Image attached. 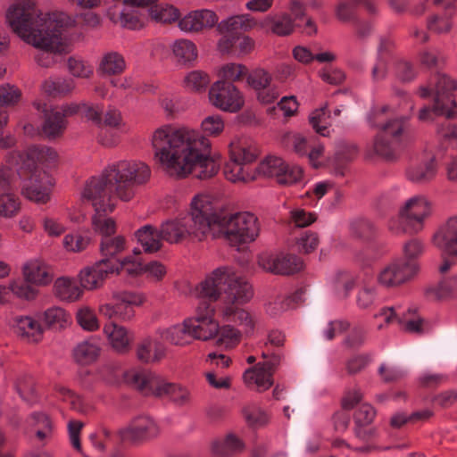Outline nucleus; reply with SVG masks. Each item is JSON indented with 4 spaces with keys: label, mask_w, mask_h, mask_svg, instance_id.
<instances>
[{
    "label": "nucleus",
    "mask_w": 457,
    "mask_h": 457,
    "mask_svg": "<svg viewBox=\"0 0 457 457\" xmlns=\"http://www.w3.org/2000/svg\"><path fill=\"white\" fill-rule=\"evenodd\" d=\"M432 243L444 256L457 261V215L448 218L437 228Z\"/></svg>",
    "instance_id": "6ab92c4d"
},
{
    "label": "nucleus",
    "mask_w": 457,
    "mask_h": 457,
    "mask_svg": "<svg viewBox=\"0 0 457 457\" xmlns=\"http://www.w3.org/2000/svg\"><path fill=\"white\" fill-rule=\"evenodd\" d=\"M389 110L388 106L375 108L370 115V124L380 128L381 131L366 151L369 159L378 157L387 162L395 161L415 140V133L405 118L400 117L382 122V115Z\"/></svg>",
    "instance_id": "20e7f679"
},
{
    "label": "nucleus",
    "mask_w": 457,
    "mask_h": 457,
    "mask_svg": "<svg viewBox=\"0 0 457 457\" xmlns=\"http://www.w3.org/2000/svg\"><path fill=\"white\" fill-rule=\"evenodd\" d=\"M145 300V295L141 292L115 289L112 291L109 302L99 304L98 312L110 321L129 322L136 317L135 309L142 306Z\"/></svg>",
    "instance_id": "f8f14e48"
},
{
    "label": "nucleus",
    "mask_w": 457,
    "mask_h": 457,
    "mask_svg": "<svg viewBox=\"0 0 457 457\" xmlns=\"http://www.w3.org/2000/svg\"><path fill=\"white\" fill-rule=\"evenodd\" d=\"M41 320L47 328H64L71 323V316L65 309L52 306L42 313Z\"/></svg>",
    "instance_id": "58836bf2"
},
{
    "label": "nucleus",
    "mask_w": 457,
    "mask_h": 457,
    "mask_svg": "<svg viewBox=\"0 0 457 457\" xmlns=\"http://www.w3.org/2000/svg\"><path fill=\"white\" fill-rule=\"evenodd\" d=\"M200 129L162 125L153 132L154 159L162 172L175 179L193 175L199 179L218 173L220 163L211 154L212 143L207 137L223 133L224 119L220 114L208 115L202 120Z\"/></svg>",
    "instance_id": "f257e3e1"
},
{
    "label": "nucleus",
    "mask_w": 457,
    "mask_h": 457,
    "mask_svg": "<svg viewBox=\"0 0 457 457\" xmlns=\"http://www.w3.org/2000/svg\"><path fill=\"white\" fill-rule=\"evenodd\" d=\"M218 80L233 83L241 80L248 74V69L245 65L238 62H226L215 70Z\"/></svg>",
    "instance_id": "79ce46f5"
},
{
    "label": "nucleus",
    "mask_w": 457,
    "mask_h": 457,
    "mask_svg": "<svg viewBox=\"0 0 457 457\" xmlns=\"http://www.w3.org/2000/svg\"><path fill=\"white\" fill-rule=\"evenodd\" d=\"M317 220L316 213L308 212L301 207H295L289 211L288 220L296 228H305Z\"/></svg>",
    "instance_id": "e2e57ef3"
},
{
    "label": "nucleus",
    "mask_w": 457,
    "mask_h": 457,
    "mask_svg": "<svg viewBox=\"0 0 457 457\" xmlns=\"http://www.w3.org/2000/svg\"><path fill=\"white\" fill-rule=\"evenodd\" d=\"M158 333L162 340L176 346H187L193 341L187 319L181 323L161 328Z\"/></svg>",
    "instance_id": "c756f323"
},
{
    "label": "nucleus",
    "mask_w": 457,
    "mask_h": 457,
    "mask_svg": "<svg viewBox=\"0 0 457 457\" xmlns=\"http://www.w3.org/2000/svg\"><path fill=\"white\" fill-rule=\"evenodd\" d=\"M199 302L212 304L220 300V305L228 301H249L253 297L252 286L234 268L220 266L206 275L192 292Z\"/></svg>",
    "instance_id": "39448f33"
},
{
    "label": "nucleus",
    "mask_w": 457,
    "mask_h": 457,
    "mask_svg": "<svg viewBox=\"0 0 457 457\" xmlns=\"http://www.w3.org/2000/svg\"><path fill=\"white\" fill-rule=\"evenodd\" d=\"M432 204L427 196L416 195L408 198L399 208L398 217L388 222L389 230L395 235H402L408 230L420 232L426 220L432 214Z\"/></svg>",
    "instance_id": "1a4fd4ad"
},
{
    "label": "nucleus",
    "mask_w": 457,
    "mask_h": 457,
    "mask_svg": "<svg viewBox=\"0 0 457 457\" xmlns=\"http://www.w3.org/2000/svg\"><path fill=\"white\" fill-rule=\"evenodd\" d=\"M424 252V244L418 238H412L404 243L403 253V262H416L415 260L422 255Z\"/></svg>",
    "instance_id": "774afa93"
},
{
    "label": "nucleus",
    "mask_w": 457,
    "mask_h": 457,
    "mask_svg": "<svg viewBox=\"0 0 457 457\" xmlns=\"http://www.w3.org/2000/svg\"><path fill=\"white\" fill-rule=\"evenodd\" d=\"M209 84V74L201 70L191 71L183 79V87L190 92H204Z\"/></svg>",
    "instance_id": "de8ad7c7"
},
{
    "label": "nucleus",
    "mask_w": 457,
    "mask_h": 457,
    "mask_svg": "<svg viewBox=\"0 0 457 457\" xmlns=\"http://www.w3.org/2000/svg\"><path fill=\"white\" fill-rule=\"evenodd\" d=\"M320 244L317 233L313 231H304L295 240V247L301 253H309L315 251Z\"/></svg>",
    "instance_id": "052dcab7"
},
{
    "label": "nucleus",
    "mask_w": 457,
    "mask_h": 457,
    "mask_svg": "<svg viewBox=\"0 0 457 457\" xmlns=\"http://www.w3.org/2000/svg\"><path fill=\"white\" fill-rule=\"evenodd\" d=\"M208 98L212 106L230 113L239 112L245 104V97L239 88L223 80H217L211 85Z\"/></svg>",
    "instance_id": "2eb2a0df"
},
{
    "label": "nucleus",
    "mask_w": 457,
    "mask_h": 457,
    "mask_svg": "<svg viewBox=\"0 0 457 457\" xmlns=\"http://www.w3.org/2000/svg\"><path fill=\"white\" fill-rule=\"evenodd\" d=\"M7 25L24 42L41 50L36 56L42 67H50L56 54L71 51L67 29L76 24L75 17L63 12L44 13L35 0H13L5 13Z\"/></svg>",
    "instance_id": "f03ea898"
},
{
    "label": "nucleus",
    "mask_w": 457,
    "mask_h": 457,
    "mask_svg": "<svg viewBox=\"0 0 457 457\" xmlns=\"http://www.w3.org/2000/svg\"><path fill=\"white\" fill-rule=\"evenodd\" d=\"M165 347L157 340L147 337L137 345V358L143 363L159 362L165 356Z\"/></svg>",
    "instance_id": "cd10ccee"
},
{
    "label": "nucleus",
    "mask_w": 457,
    "mask_h": 457,
    "mask_svg": "<svg viewBox=\"0 0 457 457\" xmlns=\"http://www.w3.org/2000/svg\"><path fill=\"white\" fill-rule=\"evenodd\" d=\"M100 346L97 342L89 338L79 343L74 349V358L81 364H89L94 362L100 353Z\"/></svg>",
    "instance_id": "37998d69"
},
{
    "label": "nucleus",
    "mask_w": 457,
    "mask_h": 457,
    "mask_svg": "<svg viewBox=\"0 0 457 457\" xmlns=\"http://www.w3.org/2000/svg\"><path fill=\"white\" fill-rule=\"evenodd\" d=\"M286 169V162L278 156L270 155L266 157L256 169V178L258 175H262L267 178L275 179L278 182L281 172Z\"/></svg>",
    "instance_id": "a19ab883"
},
{
    "label": "nucleus",
    "mask_w": 457,
    "mask_h": 457,
    "mask_svg": "<svg viewBox=\"0 0 457 457\" xmlns=\"http://www.w3.org/2000/svg\"><path fill=\"white\" fill-rule=\"evenodd\" d=\"M248 301H228L219 305V312L223 320L234 322L237 326L246 318L247 311L240 308L237 304L245 303Z\"/></svg>",
    "instance_id": "49530a36"
},
{
    "label": "nucleus",
    "mask_w": 457,
    "mask_h": 457,
    "mask_svg": "<svg viewBox=\"0 0 457 457\" xmlns=\"http://www.w3.org/2000/svg\"><path fill=\"white\" fill-rule=\"evenodd\" d=\"M147 16L154 21L162 24H170L180 20V12L173 4L155 0L146 7Z\"/></svg>",
    "instance_id": "c85d7f7f"
},
{
    "label": "nucleus",
    "mask_w": 457,
    "mask_h": 457,
    "mask_svg": "<svg viewBox=\"0 0 457 457\" xmlns=\"http://www.w3.org/2000/svg\"><path fill=\"white\" fill-rule=\"evenodd\" d=\"M24 280L33 286L45 287L53 280V274L47 263L39 259L33 258L27 261L22 266Z\"/></svg>",
    "instance_id": "393cba45"
},
{
    "label": "nucleus",
    "mask_w": 457,
    "mask_h": 457,
    "mask_svg": "<svg viewBox=\"0 0 457 457\" xmlns=\"http://www.w3.org/2000/svg\"><path fill=\"white\" fill-rule=\"evenodd\" d=\"M172 53L179 62L191 63L197 58L196 46L188 39L176 40L172 46Z\"/></svg>",
    "instance_id": "a18cd8bd"
},
{
    "label": "nucleus",
    "mask_w": 457,
    "mask_h": 457,
    "mask_svg": "<svg viewBox=\"0 0 457 457\" xmlns=\"http://www.w3.org/2000/svg\"><path fill=\"white\" fill-rule=\"evenodd\" d=\"M68 71L75 78L89 79L94 74L93 65L79 56H71L67 60Z\"/></svg>",
    "instance_id": "603ef678"
},
{
    "label": "nucleus",
    "mask_w": 457,
    "mask_h": 457,
    "mask_svg": "<svg viewBox=\"0 0 457 457\" xmlns=\"http://www.w3.org/2000/svg\"><path fill=\"white\" fill-rule=\"evenodd\" d=\"M150 176V168L145 162L120 161L109 165L99 176L87 180L80 192V199L94 208L93 229L102 238L111 237L116 231L115 220L106 217L116 207L112 192L120 200L129 202L135 195V186L145 183Z\"/></svg>",
    "instance_id": "7ed1b4c3"
},
{
    "label": "nucleus",
    "mask_w": 457,
    "mask_h": 457,
    "mask_svg": "<svg viewBox=\"0 0 457 457\" xmlns=\"http://www.w3.org/2000/svg\"><path fill=\"white\" fill-rule=\"evenodd\" d=\"M58 158L57 153L46 146H31L27 149L24 155H20L21 162L17 172L23 178L21 194L29 200L37 204H46L50 199L52 183L47 179L37 174V170L53 166Z\"/></svg>",
    "instance_id": "0eeeda50"
},
{
    "label": "nucleus",
    "mask_w": 457,
    "mask_h": 457,
    "mask_svg": "<svg viewBox=\"0 0 457 457\" xmlns=\"http://www.w3.org/2000/svg\"><path fill=\"white\" fill-rule=\"evenodd\" d=\"M135 236L145 253H155L162 247L161 228L147 224L139 228Z\"/></svg>",
    "instance_id": "f704fd0d"
},
{
    "label": "nucleus",
    "mask_w": 457,
    "mask_h": 457,
    "mask_svg": "<svg viewBox=\"0 0 457 457\" xmlns=\"http://www.w3.org/2000/svg\"><path fill=\"white\" fill-rule=\"evenodd\" d=\"M110 20L114 22H120V25L128 29H140L145 26L146 18L145 15L136 10H126L124 9L116 15L112 12V9L108 11Z\"/></svg>",
    "instance_id": "c9c22d12"
},
{
    "label": "nucleus",
    "mask_w": 457,
    "mask_h": 457,
    "mask_svg": "<svg viewBox=\"0 0 457 457\" xmlns=\"http://www.w3.org/2000/svg\"><path fill=\"white\" fill-rule=\"evenodd\" d=\"M160 433L157 423L149 416L134 418L118 432L123 442H142L157 436Z\"/></svg>",
    "instance_id": "a211bd4d"
},
{
    "label": "nucleus",
    "mask_w": 457,
    "mask_h": 457,
    "mask_svg": "<svg viewBox=\"0 0 457 457\" xmlns=\"http://www.w3.org/2000/svg\"><path fill=\"white\" fill-rule=\"evenodd\" d=\"M431 290L438 299L457 296V275L443 278Z\"/></svg>",
    "instance_id": "680f3d73"
},
{
    "label": "nucleus",
    "mask_w": 457,
    "mask_h": 457,
    "mask_svg": "<svg viewBox=\"0 0 457 457\" xmlns=\"http://www.w3.org/2000/svg\"><path fill=\"white\" fill-rule=\"evenodd\" d=\"M89 237L79 233L67 234L62 240L63 247L66 251L79 253L85 250L89 245Z\"/></svg>",
    "instance_id": "69168bd1"
},
{
    "label": "nucleus",
    "mask_w": 457,
    "mask_h": 457,
    "mask_svg": "<svg viewBox=\"0 0 457 457\" xmlns=\"http://www.w3.org/2000/svg\"><path fill=\"white\" fill-rule=\"evenodd\" d=\"M216 237H224L231 246L237 248L241 244L254 241L260 232L258 219L247 212L223 216Z\"/></svg>",
    "instance_id": "9b49d317"
},
{
    "label": "nucleus",
    "mask_w": 457,
    "mask_h": 457,
    "mask_svg": "<svg viewBox=\"0 0 457 457\" xmlns=\"http://www.w3.org/2000/svg\"><path fill=\"white\" fill-rule=\"evenodd\" d=\"M199 302L212 304L220 300V305L228 301H249L253 297L252 286L234 268L220 266L206 275L192 292Z\"/></svg>",
    "instance_id": "423d86ee"
},
{
    "label": "nucleus",
    "mask_w": 457,
    "mask_h": 457,
    "mask_svg": "<svg viewBox=\"0 0 457 457\" xmlns=\"http://www.w3.org/2000/svg\"><path fill=\"white\" fill-rule=\"evenodd\" d=\"M104 335L110 347L118 353H127L131 348L134 335L126 327L112 320L103 327Z\"/></svg>",
    "instance_id": "4be33fe9"
},
{
    "label": "nucleus",
    "mask_w": 457,
    "mask_h": 457,
    "mask_svg": "<svg viewBox=\"0 0 457 457\" xmlns=\"http://www.w3.org/2000/svg\"><path fill=\"white\" fill-rule=\"evenodd\" d=\"M124 380L146 395L169 396L177 388L176 384L169 383L162 377L145 370H127Z\"/></svg>",
    "instance_id": "4468645a"
},
{
    "label": "nucleus",
    "mask_w": 457,
    "mask_h": 457,
    "mask_svg": "<svg viewBox=\"0 0 457 457\" xmlns=\"http://www.w3.org/2000/svg\"><path fill=\"white\" fill-rule=\"evenodd\" d=\"M312 142L311 137L296 132H288L283 137V144L285 146L299 156L307 155V151Z\"/></svg>",
    "instance_id": "09e8293b"
},
{
    "label": "nucleus",
    "mask_w": 457,
    "mask_h": 457,
    "mask_svg": "<svg viewBox=\"0 0 457 457\" xmlns=\"http://www.w3.org/2000/svg\"><path fill=\"white\" fill-rule=\"evenodd\" d=\"M21 98V91L10 83L0 85V106L12 107L16 105Z\"/></svg>",
    "instance_id": "0e129e2a"
},
{
    "label": "nucleus",
    "mask_w": 457,
    "mask_h": 457,
    "mask_svg": "<svg viewBox=\"0 0 457 457\" xmlns=\"http://www.w3.org/2000/svg\"><path fill=\"white\" fill-rule=\"evenodd\" d=\"M191 229L195 231V238L204 239L208 234L216 237L223 216L217 213L211 195L207 194L195 195L189 206L187 215Z\"/></svg>",
    "instance_id": "9d476101"
},
{
    "label": "nucleus",
    "mask_w": 457,
    "mask_h": 457,
    "mask_svg": "<svg viewBox=\"0 0 457 457\" xmlns=\"http://www.w3.org/2000/svg\"><path fill=\"white\" fill-rule=\"evenodd\" d=\"M10 294L12 293L13 295L21 300L32 301L35 300L38 295V291L33 287L31 284L12 279L8 284Z\"/></svg>",
    "instance_id": "bf43d9fd"
},
{
    "label": "nucleus",
    "mask_w": 457,
    "mask_h": 457,
    "mask_svg": "<svg viewBox=\"0 0 457 457\" xmlns=\"http://www.w3.org/2000/svg\"><path fill=\"white\" fill-rule=\"evenodd\" d=\"M219 16L211 9L194 10L179 21L178 27L186 33H198L217 27Z\"/></svg>",
    "instance_id": "412c9836"
},
{
    "label": "nucleus",
    "mask_w": 457,
    "mask_h": 457,
    "mask_svg": "<svg viewBox=\"0 0 457 457\" xmlns=\"http://www.w3.org/2000/svg\"><path fill=\"white\" fill-rule=\"evenodd\" d=\"M15 387L21 397L29 404L37 402L38 397L36 391V385L29 376H22L16 381Z\"/></svg>",
    "instance_id": "13d9d810"
},
{
    "label": "nucleus",
    "mask_w": 457,
    "mask_h": 457,
    "mask_svg": "<svg viewBox=\"0 0 457 457\" xmlns=\"http://www.w3.org/2000/svg\"><path fill=\"white\" fill-rule=\"evenodd\" d=\"M255 20L248 13L233 15L228 17L217 25V31L220 34H233L239 30L247 31L254 28Z\"/></svg>",
    "instance_id": "473e14b6"
},
{
    "label": "nucleus",
    "mask_w": 457,
    "mask_h": 457,
    "mask_svg": "<svg viewBox=\"0 0 457 457\" xmlns=\"http://www.w3.org/2000/svg\"><path fill=\"white\" fill-rule=\"evenodd\" d=\"M436 172V159L430 156L423 162L411 165L406 171V176L409 180L422 184L432 180Z\"/></svg>",
    "instance_id": "2f4dec72"
},
{
    "label": "nucleus",
    "mask_w": 457,
    "mask_h": 457,
    "mask_svg": "<svg viewBox=\"0 0 457 457\" xmlns=\"http://www.w3.org/2000/svg\"><path fill=\"white\" fill-rule=\"evenodd\" d=\"M229 161L224 168L226 179L233 183H248L256 179V171L250 168L259 154L257 146L243 138L233 139L228 145Z\"/></svg>",
    "instance_id": "6e6552de"
},
{
    "label": "nucleus",
    "mask_w": 457,
    "mask_h": 457,
    "mask_svg": "<svg viewBox=\"0 0 457 457\" xmlns=\"http://www.w3.org/2000/svg\"><path fill=\"white\" fill-rule=\"evenodd\" d=\"M126 241L122 236L113 237H104L100 244L101 256L108 258H116L117 254L122 253L125 249Z\"/></svg>",
    "instance_id": "5fc2aeb1"
},
{
    "label": "nucleus",
    "mask_w": 457,
    "mask_h": 457,
    "mask_svg": "<svg viewBox=\"0 0 457 457\" xmlns=\"http://www.w3.org/2000/svg\"><path fill=\"white\" fill-rule=\"evenodd\" d=\"M272 374L273 366L270 361L259 362L244 372L243 380L247 387L263 392L273 385Z\"/></svg>",
    "instance_id": "5701e85b"
},
{
    "label": "nucleus",
    "mask_w": 457,
    "mask_h": 457,
    "mask_svg": "<svg viewBox=\"0 0 457 457\" xmlns=\"http://www.w3.org/2000/svg\"><path fill=\"white\" fill-rule=\"evenodd\" d=\"M245 444L233 434L227 435L223 439L216 440L212 445V453L219 457H229L241 453Z\"/></svg>",
    "instance_id": "4c0bfd02"
},
{
    "label": "nucleus",
    "mask_w": 457,
    "mask_h": 457,
    "mask_svg": "<svg viewBox=\"0 0 457 457\" xmlns=\"http://www.w3.org/2000/svg\"><path fill=\"white\" fill-rule=\"evenodd\" d=\"M54 292L61 301L68 303L79 301L83 295L81 286H79L74 278L69 277L58 278L54 284Z\"/></svg>",
    "instance_id": "7c9ffc66"
},
{
    "label": "nucleus",
    "mask_w": 457,
    "mask_h": 457,
    "mask_svg": "<svg viewBox=\"0 0 457 457\" xmlns=\"http://www.w3.org/2000/svg\"><path fill=\"white\" fill-rule=\"evenodd\" d=\"M419 270L417 262H403L395 260L384 268L377 275V282L386 288L397 287L411 280Z\"/></svg>",
    "instance_id": "f3484780"
},
{
    "label": "nucleus",
    "mask_w": 457,
    "mask_h": 457,
    "mask_svg": "<svg viewBox=\"0 0 457 457\" xmlns=\"http://www.w3.org/2000/svg\"><path fill=\"white\" fill-rule=\"evenodd\" d=\"M13 331L31 342H38L43 336L42 325L31 316L17 315L10 320Z\"/></svg>",
    "instance_id": "bb28decb"
},
{
    "label": "nucleus",
    "mask_w": 457,
    "mask_h": 457,
    "mask_svg": "<svg viewBox=\"0 0 457 457\" xmlns=\"http://www.w3.org/2000/svg\"><path fill=\"white\" fill-rule=\"evenodd\" d=\"M75 88V83L71 79L58 78L46 79L42 84V89L50 96L64 95Z\"/></svg>",
    "instance_id": "864d4df0"
},
{
    "label": "nucleus",
    "mask_w": 457,
    "mask_h": 457,
    "mask_svg": "<svg viewBox=\"0 0 457 457\" xmlns=\"http://www.w3.org/2000/svg\"><path fill=\"white\" fill-rule=\"evenodd\" d=\"M216 306L207 302L197 303L195 314L187 318V327L193 340L209 341L220 331V323L215 319Z\"/></svg>",
    "instance_id": "ddd939ff"
},
{
    "label": "nucleus",
    "mask_w": 457,
    "mask_h": 457,
    "mask_svg": "<svg viewBox=\"0 0 457 457\" xmlns=\"http://www.w3.org/2000/svg\"><path fill=\"white\" fill-rule=\"evenodd\" d=\"M160 228L162 240L170 244L179 243L188 237H195V231L191 229V224L186 216L167 220L162 223Z\"/></svg>",
    "instance_id": "b1692460"
},
{
    "label": "nucleus",
    "mask_w": 457,
    "mask_h": 457,
    "mask_svg": "<svg viewBox=\"0 0 457 457\" xmlns=\"http://www.w3.org/2000/svg\"><path fill=\"white\" fill-rule=\"evenodd\" d=\"M29 426L33 427L38 440L48 438L53 432L52 420L47 414L42 411H35L28 419Z\"/></svg>",
    "instance_id": "c03bdc74"
},
{
    "label": "nucleus",
    "mask_w": 457,
    "mask_h": 457,
    "mask_svg": "<svg viewBox=\"0 0 457 457\" xmlns=\"http://www.w3.org/2000/svg\"><path fill=\"white\" fill-rule=\"evenodd\" d=\"M21 202L19 197L10 191L0 194V216L12 218L20 211Z\"/></svg>",
    "instance_id": "6e6d98bb"
},
{
    "label": "nucleus",
    "mask_w": 457,
    "mask_h": 457,
    "mask_svg": "<svg viewBox=\"0 0 457 457\" xmlns=\"http://www.w3.org/2000/svg\"><path fill=\"white\" fill-rule=\"evenodd\" d=\"M76 320L78 324L84 329L89 332L96 331L100 323L95 311L89 306H81L78 309L76 313Z\"/></svg>",
    "instance_id": "4d7b16f0"
},
{
    "label": "nucleus",
    "mask_w": 457,
    "mask_h": 457,
    "mask_svg": "<svg viewBox=\"0 0 457 457\" xmlns=\"http://www.w3.org/2000/svg\"><path fill=\"white\" fill-rule=\"evenodd\" d=\"M126 69V62L123 56L117 52H109L103 55L97 73L101 76L118 75Z\"/></svg>",
    "instance_id": "e433bc0d"
},
{
    "label": "nucleus",
    "mask_w": 457,
    "mask_h": 457,
    "mask_svg": "<svg viewBox=\"0 0 457 457\" xmlns=\"http://www.w3.org/2000/svg\"><path fill=\"white\" fill-rule=\"evenodd\" d=\"M435 94L434 111L448 118L457 113V100L453 92L457 88V81L445 74H437L434 78Z\"/></svg>",
    "instance_id": "dca6fc26"
},
{
    "label": "nucleus",
    "mask_w": 457,
    "mask_h": 457,
    "mask_svg": "<svg viewBox=\"0 0 457 457\" xmlns=\"http://www.w3.org/2000/svg\"><path fill=\"white\" fill-rule=\"evenodd\" d=\"M37 110H42L45 115V121L42 127L44 134L47 137H57L61 136L67 127V121L56 107H48L46 104L34 103Z\"/></svg>",
    "instance_id": "a878e982"
},
{
    "label": "nucleus",
    "mask_w": 457,
    "mask_h": 457,
    "mask_svg": "<svg viewBox=\"0 0 457 457\" xmlns=\"http://www.w3.org/2000/svg\"><path fill=\"white\" fill-rule=\"evenodd\" d=\"M360 4L368 9L370 12H375L376 5L370 0H344L337 7V17L342 21H348L353 16L354 8Z\"/></svg>",
    "instance_id": "8fccbe9b"
},
{
    "label": "nucleus",
    "mask_w": 457,
    "mask_h": 457,
    "mask_svg": "<svg viewBox=\"0 0 457 457\" xmlns=\"http://www.w3.org/2000/svg\"><path fill=\"white\" fill-rule=\"evenodd\" d=\"M399 326L407 333L421 334L426 329V321L415 308L402 306L399 312Z\"/></svg>",
    "instance_id": "72a5a7b5"
},
{
    "label": "nucleus",
    "mask_w": 457,
    "mask_h": 457,
    "mask_svg": "<svg viewBox=\"0 0 457 457\" xmlns=\"http://www.w3.org/2000/svg\"><path fill=\"white\" fill-rule=\"evenodd\" d=\"M246 81L251 87L257 91L270 86L271 76L265 70L258 68L247 74Z\"/></svg>",
    "instance_id": "338daca9"
},
{
    "label": "nucleus",
    "mask_w": 457,
    "mask_h": 457,
    "mask_svg": "<svg viewBox=\"0 0 457 457\" xmlns=\"http://www.w3.org/2000/svg\"><path fill=\"white\" fill-rule=\"evenodd\" d=\"M80 286L86 290H95L101 287L105 279L96 265L87 266L80 270L79 274Z\"/></svg>",
    "instance_id": "3c124183"
},
{
    "label": "nucleus",
    "mask_w": 457,
    "mask_h": 457,
    "mask_svg": "<svg viewBox=\"0 0 457 457\" xmlns=\"http://www.w3.org/2000/svg\"><path fill=\"white\" fill-rule=\"evenodd\" d=\"M263 26L273 34L280 37L288 36L295 29V23L287 13L266 17L263 21Z\"/></svg>",
    "instance_id": "ea45409f"
},
{
    "label": "nucleus",
    "mask_w": 457,
    "mask_h": 457,
    "mask_svg": "<svg viewBox=\"0 0 457 457\" xmlns=\"http://www.w3.org/2000/svg\"><path fill=\"white\" fill-rule=\"evenodd\" d=\"M258 263L266 271L283 275L293 274L303 268V262L297 256L284 253H262Z\"/></svg>",
    "instance_id": "aec40b11"
}]
</instances>
